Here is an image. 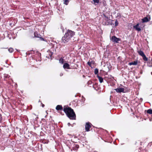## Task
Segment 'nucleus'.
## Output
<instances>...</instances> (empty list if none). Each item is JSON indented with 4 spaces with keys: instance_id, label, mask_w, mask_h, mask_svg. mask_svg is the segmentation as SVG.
<instances>
[{
    "instance_id": "nucleus-1",
    "label": "nucleus",
    "mask_w": 152,
    "mask_h": 152,
    "mask_svg": "<svg viewBox=\"0 0 152 152\" xmlns=\"http://www.w3.org/2000/svg\"><path fill=\"white\" fill-rule=\"evenodd\" d=\"M64 111L70 119H75L76 115L73 109L68 107H64Z\"/></svg>"
},
{
    "instance_id": "nucleus-2",
    "label": "nucleus",
    "mask_w": 152,
    "mask_h": 152,
    "mask_svg": "<svg viewBox=\"0 0 152 152\" xmlns=\"http://www.w3.org/2000/svg\"><path fill=\"white\" fill-rule=\"evenodd\" d=\"M74 34L75 33L73 31L71 30H68L64 36L62 37V42L64 43H66L69 41L71 38L73 36Z\"/></svg>"
},
{
    "instance_id": "nucleus-3",
    "label": "nucleus",
    "mask_w": 152,
    "mask_h": 152,
    "mask_svg": "<svg viewBox=\"0 0 152 152\" xmlns=\"http://www.w3.org/2000/svg\"><path fill=\"white\" fill-rule=\"evenodd\" d=\"M115 90L117 93H120L121 92H124V89L123 88L118 87L117 88L115 89Z\"/></svg>"
},
{
    "instance_id": "nucleus-4",
    "label": "nucleus",
    "mask_w": 152,
    "mask_h": 152,
    "mask_svg": "<svg viewBox=\"0 0 152 152\" xmlns=\"http://www.w3.org/2000/svg\"><path fill=\"white\" fill-rule=\"evenodd\" d=\"M111 39L113 42L115 43H118V42L120 40V39L117 38L115 36H113L111 38Z\"/></svg>"
},
{
    "instance_id": "nucleus-5",
    "label": "nucleus",
    "mask_w": 152,
    "mask_h": 152,
    "mask_svg": "<svg viewBox=\"0 0 152 152\" xmlns=\"http://www.w3.org/2000/svg\"><path fill=\"white\" fill-rule=\"evenodd\" d=\"M139 25L140 24L137 23L136 25L134 26H133L134 28L138 31H140L141 30L140 27L139 26Z\"/></svg>"
},
{
    "instance_id": "nucleus-6",
    "label": "nucleus",
    "mask_w": 152,
    "mask_h": 152,
    "mask_svg": "<svg viewBox=\"0 0 152 152\" xmlns=\"http://www.w3.org/2000/svg\"><path fill=\"white\" fill-rule=\"evenodd\" d=\"M91 127V124L89 123H87L85 126V129L86 131H89Z\"/></svg>"
},
{
    "instance_id": "nucleus-7",
    "label": "nucleus",
    "mask_w": 152,
    "mask_h": 152,
    "mask_svg": "<svg viewBox=\"0 0 152 152\" xmlns=\"http://www.w3.org/2000/svg\"><path fill=\"white\" fill-rule=\"evenodd\" d=\"M150 18H148L147 17H145L142 19V23L147 22L150 20Z\"/></svg>"
},
{
    "instance_id": "nucleus-8",
    "label": "nucleus",
    "mask_w": 152,
    "mask_h": 152,
    "mask_svg": "<svg viewBox=\"0 0 152 152\" xmlns=\"http://www.w3.org/2000/svg\"><path fill=\"white\" fill-rule=\"evenodd\" d=\"M63 67L64 69H70V68L69 67V64L67 63H64L63 66Z\"/></svg>"
},
{
    "instance_id": "nucleus-9",
    "label": "nucleus",
    "mask_w": 152,
    "mask_h": 152,
    "mask_svg": "<svg viewBox=\"0 0 152 152\" xmlns=\"http://www.w3.org/2000/svg\"><path fill=\"white\" fill-rule=\"evenodd\" d=\"M34 34L35 37L38 38H39L42 40H44V39L43 38H42L40 37V34H38L37 33L34 32Z\"/></svg>"
},
{
    "instance_id": "nucleus-10",
    "label": "nucleus",
    "mask_w": 152,
    "mask_h": 152,
    "mask_svg": "<svg viewBox=\"0 0 152 152\" xmlns=\"http://www.w3.org/2000/svg\"><path fill=\"white\" fill-rule=\"evenodd\" d=\"M137 61H134L133 62H130L129 63V65H137Z\"/></svg>"
},
{
    "instance_id": "nucleus-11",
    "label": "nucleus",
    "mask_w": 152,
    "mask_h": 152,
    "mask_svg": "<svg viewBox=\"0 0 152 152\" xmlns=\"http://www.w3.org/2000/svg\"><path fill=\"white\" fill-rule=\"evenodd\" d=\"M62 106L61 105H58L56 107V109L57 110H61L62 109Z\"/></svg>"
},
{
    "instance_id": "nucleus-12",
    "label": "nucleus",
    "mask_w": 152,
    "mask_h": 152,
    "mask_svg": "<svg viewBox=\"0 0 152 152\" xmlns=\"http://www.w3.org/2000/svg\"><path fill=\"white\" fill-rule=\"evenodd\" d=\"M138 53L141 56H143L145 55L144 53L141 50L138 51Z\"/></svg>"
},
{
    "instance_id": "nucleus-13",
    "label": "nucleus",
    "mask_w": 152,
    "mask_h": 152,
    "mask_svg": "<svg viewBox=\"0 0 152 152\" xmlns=\"http://www.w3.org/2000/svg\"><path fill=\"white\" fill-rule=\"evenodd\" d=\"M98 78L99 80V82L100 83H102V82L103 81V79L100 76H98Z\"/></svg>"
},
{
    "instance_id": "nucleus-14",
    "label": "nucleus",
    "mask_w": 152,
    "mask_h": 152,
    "mask_svg": "<svg viewBox=\"0 0 152 152\" xmlns=\"http://www.w3.org/2000/svg\"><path fill=\"white\" fill-rule=\"evenodd\" d=\"M64 3L67 5L68 4L69 2V0H63Z\"/></svg>"
},
{
    "instance_id": "nucleus-15",
    "label": "nucleus",
    "mask_w": 152,
    "mask_h": 152,
    "mask_svg": "<svg viewBox=\"0 0 152 152\" xmlns=\"http://www.w3.org/2000/svg\"><path fill=\"white\" fill-rule=\"evenodd\" d=\"M142 57L143 60L145 61H146L148 60V58L145 56V54Z\"/></svg>"
},
{
    "instance_id": "nucleus-16",
    "label": "nucleus",
    "mask_w": 152,
    "mask_h": 152,
    "mask_svg": "<svg viewBox=\"0 0 152 152\" xmlns=\"http://www.w3.org/2000/svg\"><path fill=\"white\" fill-rule=\"evenodd\" d=\"M8 50L10 53H12L14 51L13 49L12 48H10L8 49Z\"/></svg>"
},
{
    "instance_id": "nucleus-17",
    "label": "nucleus",
    "mask_w": 152,
    "mask_h": 152,
    "mask_svg": "<svg viewBox=\"0 0 152 152\" xmlns=\"http://www.w3.org/2000/svg\"><path fill=\"white\" fill-rule=\"evenodd\" d=\"M147 113L149 114H152V110L149 109L147 111Z\"/></svg>"
},
{
    "instance_id": "nucleus-18",
    "label": "nucleus",
    "mask_w": 152,
    "mask_h": 152,
    "mask_svg": "<svg viewBox=\"0 0 152 152\" xmlns=\"http://www.w3.org/2000/svg\"><path fill=\"white\" fill-rule=\"evenodd\" d=\"M93 1L94 2V4L95 5H96V3H98L99 1V0H93Z\"/></svg>"
},
{
    "instance_id": "nucleus-19",
    "label": "nucleus",
    "mask_w": 152,
    "mask_h": 152,
    "mask_svg": "<svg viewBox=\"0 0 152 152\" xmlns=\"http://www.w3.org/2000/svg\"><path fill=\"white\" fill-rule=\"evenodd\" d=\"M59 62L60 63L63 64L64 63V59L62 58H60L59 60Z\"/></svg>"
},
{
    "instance_id": "nucleus-20",
    "label": "nucleus",
    "mask_w": 152,
    "mask_h": 152,
    "mask_svg": "<svg viewBox=\"0 0 152 152\" xmlns=\"http://www.w3.org/2000/svg\"><path fill=\"white\" fill-rule=\"evenodd\" d=\"M98 72V69H95L94 73L95 74H97Z\"/></svg>"
},
{
    "instance_id": "nucleus-21",
    "label": "nucleus",
    "mask_w": 152,
    "mask_h": 152,
    "mask_svg": "<svg viewBox=\"0 0 152 152\" xmlns=\"http://www.w3.org/2000/svg\"><path fill=\"white\" fill-rule=\"evenodd\" d=\"M115 26H117L118 25V22L117 20H116V21L115 22Z\"/></svg>"
},
{
    "instance_id": "nucleus-22",
    "label": "nucleus",
    "mask_w": 152,
    "mask_h": 152,
    "mask_svg": "<svg viewBox=\"0 0 152 152\" xmlns=\"http://www.w3.org/2000/svg\"><path fill=\"white\" fill-rule=\"evenodd\" d=\"M2 120V117L1 116V115L0 114V123H1V122Z\"/></svg>"
},
{
    "instance_id": "nucleus-23",
    "label": "nucleus",
    "mask_w": 152,
    "mask_h": 152,
    "mask_svg": "<svg viewBox=\"0 0 152 152\" xmlns=\"http://www.w3.org/2000/svg\"><path fill=\"white\" fill-rule=\"evenodd\" d=\"M88 64L90 66H91V62H88Z\"/></svg>"
},
{
    "instance_id": "nucleus-24",
    "label": "nucleus",
    "mask_w": 152,
    "mask_h": 152,
    "mask_svg": "<svg viewBox=\"0 0 152 152\" xmlns=\"http://www.w3.org/2000/svg\"><path fill=\"white\" fill-rule=\"evenodd\" d=\"M113 21V20H109V22H110V23H112V22Z\"/></svg>"
},
{
    "instance_id": "nucleus-25",
    "label": "nucleus",
    "mask_w": 152,
    "mask_h": 152,
    "mask_svg": "<svg viewBox=\"0 0 152 152\" xmlns=\"http://www.w3.org/2000/svg\"><path fill=\"white\" fill-rule=\"evenodd\" d=\"M63 75V74H62V73H61V74H60V76H62Z\"/></svg>"
},
{
    "instance_id": "nucleus-26",
    "label": "nucleus",
    "mask_w": 152,
    "mask_h": 152,
    "mask_svg": "<svg viewBox=\"0 0 152 152\" xmlns=\"http://www.w3.org/2000/svg\"><path fill=\"white\" fill-rule=\"evenodd\" d=\"M69 34V36H71V35H70V34Z\"/></svg>"
},
{
    "instance_id": "nucleus-27",
    "label": "nucleus",
    "mask_w": 152,
    "mask_h": 152,
    "mask_svg": "<svg viewBox=\"0 0 152 152\" xmlns=\"http://www.w3.org/2000/svg\"><path fill=\"white\" fill-rule=\"evenodd\" d=\"M44 106V104H42V107H43Z\"/></svg>"
},
{
    "instance_id": "nucleus-28",
    "label": "nucleus",
    "mask_w": 152,
    "mask_h": 152,
    "mask_svg": "<svg viewBox=\"0 0 152 152\" xmlns=\"http://www.w3.org/2000/svg\"><path fill=\"white\" fill-rule=\"evenodd\" d=\"M69 124H70L69 123H68V125L69 126Z\"/></svg>"
}]
</instances>
